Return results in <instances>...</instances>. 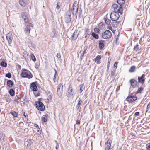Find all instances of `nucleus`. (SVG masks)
Instances as JSON below:
<instances>
[{
    "mask_svg": "<svg viewBox=\"0 0 150 150\" xmlns=\"http://www.w3.org/2000/svg\"><path fill=\"white\" fill-rule=\"evenodd\" d=\"M21 76L23 78H28L29 79L33 77V75L29 71L24 69H22Z\"/></svg>",
    "mask_w": 150,
    "mask_h": 150,
    "instance_id": "nucleus-1",
    "label": "nucleus"
},
{
    "mask_svg": "<svg viewBox=\"0 0 150 150\" xmlns=\"http://www.w3.org/2000/svg\"><path fill=\"white\" fill-rule=\"evenodd\" d=\"M112 36L111 32L109 30H106L102 34V37L104 39H108Z\"/></svg>",
    "mask_w": 150,
    "mask_h": 150,
    "instance_id": "nucleus-2",
    "label": "nucleus"
},
{
    "mask_svg": "<svg viewBox=\"0 0 150 150\" xmlns=\"http://www.w3.org/2000/svg\"><path fill=\"white\" fill-rule=\"evenodd\" d=\"M120 17L119 13L116 11H113L111 13L110 17L111 19L114 21L117 20Z\"/></svg>",
    "mask_w": 150,
    "mask_h": 150,
    "instance_id": "nucleus-3",
    "label": "nucleus"
},
{
    "mask_svg": "<svg viewBox=\"0 0 150 150\" xmlns=\"http://www.w3.org/2000/svg\"><path fill=\"white\" fill-rule=\"evenodd\" d=\"M36 107L40 111H43L45 110V107L43 104L40 101H37L35 102Z\"/></svg>",
    "mask_w": 150,
    "mask_h": 150,
    "instance_id": "nucleus-4",
    "label": "nucleus"
},
{
    "mask_svg": "<svg viewBox=\"0 0 150 150\" xmlns=\"http://www.w3.org/2000/svg\"><path fill=\"white\" fill-rule=\"evenodd\" d=\"M27 24L26 25V27L24 29V33L27 35H28L30 33L31 29L30 27L33 26V24L31 23H27Z\"/></svg>",
    "mask_w": 150,
    "mask_h": 150,
    "instance_id": "nucleus-5",
    "label": "nucleus"
},
{
    "mask_svg": "<svg viewBox=\"0 0 150 150\" xmlns=\"http://www.w3.org/2000/svg\"><path fill=\"white\" fill-rule=\"evenodd\" d=\"M137 100L136 95H130L129 96L126 98V100L128 102H132Z\"/></svg>",
    "mask_w": 150,
    "mask_h": 150,
    "instance_id": "nucleus-6",
    "label": "nucleus"
},
{
    "mask_svg": "<svg viewBox=\"0 0 150 150\" xmlns=\"http://www.w3.org/2000/svg\"><path fill=\"white\" fill-rule=\"evenodd\" d=\"M76 93V92L73 90V88L71 85L69 86V88L67 90V95L71 96L74 97Z\"/></svg>",
    "mask_w": 150,
    "mask_h": 150,
    "instance_id": "nucleus-7",
    "label": "nucleus"
},
{
    "mask_svg": "<svg viewBox=\"0 0 150 150\" xmlns=\"http://www.w3.org/2000/svg\"><path fill=\"white\" fill-rule=\"evenodd\" d=\"M63 85L62 83L59 84L58 86L57 93L58 95L61 96L63 92Z\"/></svg>",
    "mask_w": 150,
    "mask_h": 150,
    "instance_id": "nucleus-8",
    "label": "nucleus"
},
{
    "mask_svg": "<svg viewBox=\"0 0 150 150\" xmlns=\"http://www.w3.org/2000/svg\"><path fill=\"white\" fill-rule=\"evenodd\" d=\"M71 13L70 11L67 12L65 15V21L67 23H69L71 20Z\"/></svg>",
    "mask_w": 150,
    "mask_h": 150,
    "instance_id": "nucleus-9",
    "label": "nucleus"
},
{
    "mask_svg": "<svg viewBox=\"0 0 150 150\" xmlns=\"http://www.w3.org/2000/svg\"><path fill=\"white\" fill-rule=\"evenodd\" d=\"M6 39L8 42V43L10 45L12 43L13 39L12 34L11 33H8L6 35Z\"/></svg>",
    "mask_w": 150,
    "mask_h": 150,
    "instance_id": "nucleus-10",
    "label": "nucleus"
},
{
    "mask_svg": "<svg viewBox=\"0 0 150 150\" xmlns=\"http://www.w3.org/2000/svg\"><path fill=\"white\" fill-rule=\"evenodd\" d=\"M21 14L22 18L24 20L25 22L27 23H28L29 22V20L28 19V16L27 13L23 12Z\"/></svg>",
    "mask_w": 150,
    "mask_h": 150,
    "instance_id": "nucleus-11",
    "label": "nucleus"
},
{
    "mask_svg": "<svg viewBox=\"0 0 150 150\" xmlns=\"http://www.w3.org/2000/svg\"><path fill=\"white\" fill-rule=\"evenodd\" d=\"M145 75L143 74L141 77L139 76L138 78V82L143 84L145 82Z\"/></svg>",
    "mask_w": 150,
    "mask_h": 150,
    "instance_id": "nucleus-12",
    "label": "nucleus"
},
{
    "mask_svg": "<svg viewBox=\"0 0 150 150\" xmlns=\"http://www.w3.org/2000/svg\"><path fill=\"white\" fill-rule=\"evenodd\" d=\"M30 88L33 91H36L37 90L38 87L35 82H33L31 84L30 86Z\"/></svg>",
    "mask_w": 150,
    "mask_h": 150,
    "instance_id": "nucleus-13",
    "label": "nucleus"
},
{
    "mask_svg": "<svg viewBox=\"0 0 150 150\" xmlns=\"http://www.w3.org/2000/svg\"><path fill=\"white\" fill-rule=\"evenodd\" d=\"M76 3V1H75L74 2L73 5L72 13L73 14L75 13V14H76L77 13L78 11V6H75Z\"/></svg>",
    "mask_w": 150,
    "mask_h": 150,
    "instance_id": "nucleus-14",
    "label": "nucleus"
},
{
    "mask_svg": "<svg viewBox=\"0 0 150 150\" xmlns=\"http://www.w3.org/2000/svg\"><path fill=\"white\" fill-rule=\"evenodd\" d=\"M79 33L77 31H75L73 33L71 36V39L73 40H76L77 38Z\"/></svg>",
    "mask_w": 150,
    "mask_h": 150,
    "instance_id": "nucleus-15",
    "label": "nucleus"
},
{
    "mask_svg": "<svg viewBox=\"0 0 150 150\" xmlns=\"http://www.w3.org/2000/svg\"><path fill=\"white\" fill-rule=\"evenodd\" d=\"M104 41L101 40L99 41V48L100 50H102L104 47Z\"/></svg>",
    "mask_w": 150,
    "mask_h": 150,
    "instance_id": "nucleus-16",
    "label": "nucleus"
},
{
    "mask_svg": "<svg viewBox=\"0 0 150 150\" xmlns=\"http://www.w3.org/2000/svg\"><path fill=\"white\" fill-rule=\"evenodd\" d=\"M131 86L133 87H135L137 83V81L134 79H132L130 81Z\"/></svg>",
    "mask_w": 150,
    "mask_h": 150,
    "instance_id": "nucleus-17",
    "label": "nucleus"
},
{
    "mask_svg": "<svg viewBox=\"0 0 150 150\" xmlns=\"http://www.w3.org/2000/svg\"><path fill=\"white\" fill-rule=\"evenodd\" d=\"M84 30V37L85 38H87L88 35H90V33L89 31V29L87 28H85Z\"/></svg>",
    "mask_w": 150,
    "mask_h": 150,
    "instance_id": "nucleus-18",
    "label": "nucleus"
},
{
    "mask_svg": "<svg viewBox=\"0 0 150 150\" xmlns=\"http://www.w3.org/2000/svg\"><path fill=\"white\" fill-rule=\"evenodd\" d=\"M7 84L8 86L12 87L14 83L11 80H9L7 81Z\"/></svg>",
    "mask_w": 150,
    "mask_h": 150,
    "instance_id": "nucleus-19",
    "label": "nucleus"
},
{
    "mask_svg": "<svg viewBox=\"0 0 150 150\" xmlns=\"http://www.w3.org/2000/svg\"><path fill=\"white\" fill-rule=\"evenodd\" d=\"M82 102V100L79 98V100L78 103L76 107V110H78Z\"/></svg>",
    "mask_w": 150,
    "mask_h": 150,
    "instance_id": "nucleus-20",
    "label": "nucleus"
},
{
    "mask_svg": "<svg viewBox=\"0 0 150 150\" xmlns=\"http://www.w3.org/2000/svg\"><path fill=\"white\" fill-rule=\"evenodd\" d=\"M135 69L136 67L135 66H132L130 67L129 71V72H133L135 71Z\"/></svg>",
    "mask_w": 150,
    "mask_h": 150,
    "instance_id": "nucleus-21",
    "label": "nucleus"
},
{
    "mask_svg": "<svg viewBox=\"0 0 150 150\" xmlns=\"http://www.w3.org/2000/svg\"><path fill=\"white\" fill-rule=\"evenodd\" d=\"M56 32L54 29H53L52 30V32L50 34V36L51 37H55L56 35Z\"/></svg>",
    "mask_w": 150,
    "mask_h": 150,
    "instance_id": "nucleus-22",
    "label": "nucleus"
},
{
    "mask_svg": "<svg viewBox=\"0 0 150 150\" xmlns=\"http://www.w3.org/2000/svg\"><path fill=\"white\" fill-rule=\"evenodd\" d=\"M47 115H46L43 116L42 118V121L43 122V123H45L47 121Z\"/></svg>",
    "mask_w": 150,
    "mask_h": 150,
    "instance_id": "nucleus-23",
    "label": "nucleus"
},
{
    "mask_svg": "<svg viewBox=\"0 0 150 150\" xmlns=\"http://www.w3.org/2000/svg\"><path fill=\"white\" fill-rule=\"evenodd\" d=\"M111 142L110 140H108L106 143L105 148L110 149L111 145Z\"/></svg>",
    "mask_w": 150,
    "mask_h": 150,
    "instance_id": "nucleus-24",
    "label": "nucleus"
},
{
    "mask_svg": "<svg viewBox=\"0 0 150 150\" xmlns=\"http://www.w3.org/2000/svg\"><path fill=\"white\" fill-rule=\"evenodd\" d=\"M119 7V6L118 5L116 4H113L112 6V8H113L114 10V11H116V12H117Z\"/></svg>",
    "mask_w": 150,
    "mask_h": 150,
    "instance_id": "nucleus-25",
    "label": "nucleus"
},
{
    "mask_svg": "<svg viewBox=\"0 0 150 150\" xmlns=\"http://www.w3.org/2000/svg\"><path fill=\"white\" fill-rule=\"evenodd\" d=\"M101 58L100 55H98L95 58V61L96 62L97 64H99L100 63V60Z\"/></svg>",
    "mask_w": 150,
    "mask_h": 150,
    "instance_id": "nucleus-26",
    "label": "nucleus"
},
{
    "mask_svg": "<svg viewBox=\"0 0 150 150\" xmlns=\"http://www.w3.org/2000/svg\"><path fill=\"white\" fill-rule=\"evenodd\" d=\"M52 94L50 92H49L48 94V98H47V101H49L50 100H52Z\"/></svg>",
    "mask_w": 150,
    "mask_h": 150,
    "instance_id": "nucleus-27",
    "label": "nucleus"
},
{
    "mask_svg": "<svg viewBox=\"0 0 150 150\" xmlns=\"http://www.w3.org/2000/svg\"><path fill=\"white\" fill-rule=\"evenodd\" d=\"M123 8L121 7V6L120 4H119V7L117 11V12H118L119 13L122 14V12Z\"/></svg>",
    "mask_w": 150,
    "mask_h": 150,
    "instance_id": "nucleus-28",
    "label": "nucleus"
},
{
    "mask_svg": "<svg viewBox=\"0 0 150 150\" xmlns=\"http://www.w3.org/2000/svg\"><path fill=\"white\" fill-rule=\"evenodd\" d=\"M10 113L11 114L12 116L15 117H18V113L15 111H12L10 112Z\"/></svg>",
    "mask_w": 150,
    "mask_h": 150,
    "instance_id": "nucleus-29",
    "label": "nucleus"
},
{
    "mask_svg": "<svg viewBox=\"0 0 150 150\" xmlns=\"http://www.w3.org/2000/svg\"><path fill=\"white\" fill-rule=\"evenodd\" d=\"M20 4L23 6H25L26 3L23 0H20L19 1Z\"/></svg>",
    "mask_w": 150,
    "mask_h": 150,
    "instance_id": "nucleus-30",
    "label": "nucleus"
},
{
    "mask_svg": "<svg viewBox=\"0 0 150 150\" xmlns=\"http://www.w3.org/2000/svg\"><path fill=\"white\" fill-rule=\"evenodd\" d=\"M79 87L80 88V93H81L84 89L85 88L84 87V85L82 84L81 85H80L79 86Z\"/></svg>",
    "mask_w": 150,
    "mask_h": 150,
    "instance_id": "nucleus-31",
    "label": "nucleus"
},
{
    "mask_svg": "<svg viewBox=\"0 0 150 150\" xmlns=\"http://www.w3.org/2000/svg\"><path fill=\"white\" fill-rule=\"evenodd\" d=\"M104 20L105 23L109 25L110 24L111 21L110 19H108L107 17H106L104 18Z\"/></svg>",
    "mask_w": 150,
    "mask_h": 150,
    "instance_id": "nucleus-32",
    "label": "nucleus"
},
{
    "mask_svg": "<svg viewBox=\"0 0 150 150\" xmlns=\"http://www.w3.org/2000/svg\"><path fill=\"white\" fill-rule=\"evenodd\" d=\"M96 39H98L99 38L98 35L94 32H93L91 34Z\"/></svg>",
    "mask_w": 150,
    "mask_h": 150,
    "instance_id": "nucleus-33",
    "label": "nucleus"
},
{
    "mask_svg": "<svg viewBox=\"0 0 150 150\" xmlns=\"http://www.w3.org/2000/svg\"><path fill=\"white\" fill-rule=\"evenodd\" d=\"M141 49V48L139 47V45L137 44L136 46L134 47V50L137 51H139Z\"/></svg>",
    "mask_w": 150,
    "mask_h": 150,
    "instance_id": "nucleus-34",
    "label": "nucleus"
},
{
    "mask_svg": "<svg viewBox=\"0 0 150 150\" xmlns=\"http://www.w3.org/2000/svg\"><path fill=\"white\" fill-rule=\"evenodd\" d=\"M9 93L11 96H13L15 95L14 91L13 89H11L9 90Z\"/></svg>",
    "mask_w": 150,
    "mask_h": 150,
    "instance_id": "nucleus-35",
    "label": "nucleus"
},
{
    "mask_svg": "<svg viewBox=\"0 0 150 150\" xmlns=\"http://www.w3.org/2000/svg\"><path fill=\"white\" fill-rule=\"evenodd\" d=\"M1 64L2 67H6L7 66V63L4 61H2L1 62Z\"/></svg>",
    "mask_w": 150,
    "mask_h": 150,
    "instance_id": "nucleus-36",
    "label": "nucleus"
},
{
    "mask_svg": "<svg viewBox=\"0 0 150 150\" xmlns=\"http://www.w3.org/2000/svg\"><path fill=\"white\" fill-rule=\"evenodd\" d=\"M30 56L31 59L34 62H35L36 61V59L35 56H34V55L33 54H31L30 55Z\"/></svg>",
    "mask_w": 150,
    "mask_h": 150,
    "instance_id": "nucleus-37",
    "label": "nucleus"
},
{
    "mask_svg": "<svg viewBox=\"0 0 150 150\" xmlns=\"http://www.w3.org/2000/svg\"><path fill=\"white\" fill-rule=\"evenodd\" d=\"M143 90V88L142 87H140L139 88L137 91V93H141V91Z\"/></svg>",
    "mask_w": 150,
    "mask_h": 150,
    "instance_id": "nucleus-38",
    "label": "nucleus"
},
{
    "mask_svg": "<svg viewBox=\"0 0 150 150\" xmlns=\"http://www.w3.org/2000/svg\"><path fill=\"white\" fill-rule=\"evenodd\" d=\"M146 112H150V103L148 105L147 107V109L146 110Z\"/></svg>",
    "mask_w": 150,
    "mask_h": 150,
    "instance_id": "nucleus-39",
    "label": "nucleus"
},
{
    "mask_svg": "<svg viewBox=\"0 0 150 150\" xmlns=\"http://www.w3.org/2000/svg\"><path fill=\"white\" fill-rule=\"evenodd\" d=\"M117 2L119 3V4H120L119 3H120L121 4H122L125 3V0H118L117 1Z\"/></svg>",
    "mask_w": 150,
    "mask_h": 150,
    "instance_id": "nucleus-40",
    "label": "nucleus"
},
{
    "mask_svg": "<svg viewBox=\"0 0 150 150\" xmlns=\"http://www.w3.org/2000/svg\"><path fill=\"white\" fill-rule=\"evenodd\" d=\"M4 139V136L2 133L0 134V140L1 141Z\"/></svg>",
    "mask_w": 150,
    "mask_h": 150,
    "instance_id": "nucleus-41",
    "label": "nucleus"
},
{
    "mask_svg": "<svg viewBox=\"0 0 150 150\" xmlns=\"http://www.w3.org/2000/svg\"><path fill=\"white\" fill-rule=\"evenodd\" d=\"M146 147L148 150H150V143H148L146 145Z\"/></svg>",
    "mask_w": 150,
    "mask_h": 150,
    "instance_id": "nucleus-42",
    "label": "nucleus"
},
{
    "mask_svg": "<svg viewBox=\"0 0 150 150\" xmlns=\"http://www.w3.org/2000/svg\"><path fill=\"white\" fill-rule=\"evenodd\" d=\"M6 76L8 78H10L11 77V75L10 73H9L6 74Z\"/></svg>",
    "mask_w": 150,
    "mask_h": 150,
    "instance_id": "nucleus-43",
    "label": "nucleus"
},
{
    "mask_svg": "<svg viewBox=\"0 0 150 150\" xmlns=\"http://www.w3.org/2000/svg\"><path fill=\"white\" fill-rule=\"evenodd\" d=\"M60 5H60V3L59 2L57 4V6H56L57 9H59L60 8Z\"/></svg>",
    "mask_w": 150,
    "mask_h": 150,
    "instance_id": "nucleus-44",
    "label": "nucleus"
},
{
    "mask_svg": "<svg viewBox=\"0 0 150 150\" xmlns=\"http://www.w3.org/2000/svg\"><path fill=\"white\" fill-rule=\"evenodd\" d=\"M99 29L97 28H96L94 29V31L96 33H98L99 31Z\"/></svg>",
    "mask_w": 150,
    "mask_h": 150,
    "instance_id": "nucleus-45",
    "label": "nucleus"
},
{
    "mask_svg": "<svg viewBox=\"0 0 150 150\" xmlns=\"http://www.w3.org/2000/svg\"><path fill=\"white\" fill-rule=\"evenodd\" d=\"M118 63V62H116L114 64V67H115L116 68L117 67V64Z\"/></svg>",
    "mask_w": 150,
    "mask_h": 150,
    "instance_id": "nucleus-46",
    "label": "nucleus"
},
{
    "mask_svg": "<svg viewBox=\"0 0 150 150\" xmlns=\"http://www.w3.org/2000/svg\"><path fill=\"white\" fill-rule=\"evenodd\" d=\"M115 71H112L111 73V75L112 76H113L115 75Z\"/></svg>",
    "mask_w": 150,
    "mask_h": 150,
    "instance_id": "nucleus-47",
    "label": "nucleus"
},
{
    "mask_svg": "<svg viewBox=\"0 0 150 150\" xmlns=\"http://www.w3.org/2000/svg\"><path fill=\"white\" fill-rule=\"evenodd\" d=\"M84 54H83H83H82L81 55L80 57V59H81V60H82L83 59V58L84 56Z\"/></svg>",
    "mask_w": 150,
    "mask_h": 150,
    "instance_id": "nucleus-48",
    "label": "nucleus"
},
{
    "mask_svg": "<svg viewBox=\"0 0 150 150\" xmlns=\"http://www.w3.org/2000/svg\"><path fill=\"white\" fill-rule=\"evenodd\" d=\"M56 56H57V57L58 59L60 58L61 57V55H60V54H57Z\"/></svg>",
    "mask_w": 150,
    "mask_h": 150,
    "instance_id": "nucleus-49",
    "label": "nucleus"
},
{
    "mask_svg": "<svg viewBox=\"0 0 150 150\" xmlns=\"http://www.w3.org/2000/svg\"><path fill=\"white\" fill-rule=\"evenodd\" d=\"M139 112H136L135 113V115L136 116H138L139 115Z\"/></svg>",
    "mask_w": 150,
    "mask_h": 150,
    "instance_id": "nucleus-50",
    "label": "nucleus"
},
{
    "mask_svg": "<svg viewBox=\"0 0 150 150\" xmlns=\"http://www.w3.org/2000/svg\"><path fill=\"white\" fill-rule=\"evenodd\" d=\"M55 74L54 75V80L55 79H56V70L55 69Z\"/></svg>",
    "mask_w": 150,
    "mask_h": 150,
    "instance_id": "nucleus-51",
    "label": "nucleus"
},
{
    "mask_svg": "<svg viewBox=\"0 0 150 150\" xmlns=\"http://www.w3.org/2000/svg\"><path fill=\"white\" fill-rule=\"evenodd\" d=\"M76 123L77 124L79 125L80 124V121L79 120H77Z\"/></svg>",
    "mask_w": 150,
    "mask_h": 150,
    "instance_id": "nucleus-52",
    "label": "nucleus"
},
{
    "mask_svg": "<svg viewBox=\"0 0 150 150\" xmlns=\"http://www.w3.org/2000/svg\"><path fill=\"white\" fill-rule=\"evenodd\" d=\"M86 50H87V48H86V49H85V50H84V51L83 52V54H85L86 53Z\"/></svg>",
    "mask_w": 150,
    "mask_h": 150,
    "instance_id": "nucleus-53",
    "label": "nucleus"
},
{
    "mask_svg": "<svg viewBox=\"0 0 150 150\" xmlns=\"http://www.w3.org/2000/svg\"><path fill=\"white\" fill-rule=\"evenodd\" d=\"M110 66V64H108L107 65V70L108 71L109 70V67Z\"/></svg>",
    "mask_w": 150,
    "mask_h": 150,
    "instance_id": "nucleus-54",
    "label": "nucleus"
},
{
    "mask_svg": "<svg viewBox=\"0 0 150 150\" xmlns=\"http://www.w3.org/2000/svg\"><path fill=\"white\" fill-rule=\"evenodd\" d=\"M110 59L109 60V58L108 59V64H110Z\"/></svg>",
    "mask_w": 150,
    "mask_h": 150,
    "instance_id": "nucleus-55",
    "label": "nucleus"
},
{
    "mask_svg": "<svg viewBox=\"0 0 150 150\" xmlns=\"http://www.w3.org/2000/svg\"><path fill=\"white\" fill-rule=\"evenodd\" d=\"M117 25L115 24H114V23H112V26L113 27H117Z\"/></svg>",
    "mask_w": 150,
    "mask_h": 150,
    "instance_id": "nucleus-56",
    "label": "nucleus"
},
{
    "mask_svg": "<svg viewBox=\"0 0 150 150\" xmlns=\"http://www.w3.org/2000/svg\"><path fill=\"white\" fill-rule=\"evenodd\" d=\"M59 146V145L58 144V145H57H57L56 147V149H57Z\"/></svg>",
    "mask_w": 150,
    "mask_h": 150,
    "instance_id": "nucleus-57",
    "label": "nucleus"
},
{
    "mask_svg": "<svg viewBox=\"0 0 150 150\" xmlns=\"http://www.w3.org/2000/svg\"><path fill=\"white\" fill-rule=\"evenodd\" d=\"M35 127H36L37 128V129L38 128L39 129H40L39 126L37 125H36Z\"/></svg>",
    "mask_w": 150,
    "mask_h": 150,
    "instance_id": "nucleus-58",
    "label": "nucleus"
},
{
    "mask_svg": "<svg viewBox=\"0 0 150 150\" xmlns=\"http://www.w3.org/2000/svg\"><path fill=\"white\" fill-rule=\"evenodd\" d=\"M108 29H109V30H112V27L111 26H110V27H109V28H108Z\"/></svg>",
    "mask_w": 150,
    "mask_h": 150,
    "instance_id": "nucleus-59",
    "label": "nucleus"
},
{
    "mask_svg": "<svg viewBox=\"0 0 150 150\" xmlns=\"http://www.w3.org/2000/svg\"><path fill=\"white\" fill-rule=\"evenodd\" d=\"M119 37V35H117V37L116 39V41H117V40L118 39Z\"/></svg>",
    "mask_w": 150,
    "mask_h": 150,
    "instance_id": "nucleus-60",
    "label": "nucleus"
},
{
    "mask_svg": "<svg viewBox=\"0 0 150 150\" xmlns=\"http://www.w3.org/2000/svg\"><path fill=\"white\" fill-rule=\"evenodd\" d=\"M54 142H55L56 143V144H57V145H58V143L57 142L56 140H55V141H54Z\"/></svg>",
    "mask_w": 150,
    "mask_h": 150,
    "instance_id": "nucleus-61",
    "label": "nucleus"
},
{
    "mask_svg": "<svg viewBox=\"0 0 150 150\" xmlns=\"http://www.w3.org/2000/svg\"><path fill=\"white\" fill-rule=\"evenodd\" d=\"M105 150H110V149L105 148Z\"/></svg>",
    "mask_w": 150,
    "mask_h": 150,
    "instance_id": "nucleus-62",
    "label": "nucleus"
},
{
    "mask_svg": "<svg viewBox=\"0 0 150 150\" xmlns=\"http://www.w3.org/2000/svg\"><path fill=\"white\" fill-rule=\"evenodd\" d=\"M23 115L24 116H25V117H26V115H25V112H24V114H23Z\"/></svg>",
    "mask_w": 150,
    "mask_h": 150,
    "instance_id": "nucleus-63",
    "label": "nucleus"
},
{
    "mask_svg": "<svg viewBox=\"0 0 150 150\" xmlns=\"http://www.w3.org/2000/svg\"><path fill=\"white\" fill-rule=\"evenodd\" d=\"M148 25L150 26V21H149L148 23Z\"/></svg>",
    "mask_w": 150,
    "mask_h": 150,
    "instance_id": "nucleus-64",
    "label": "nucleus"
}]
</instances>
